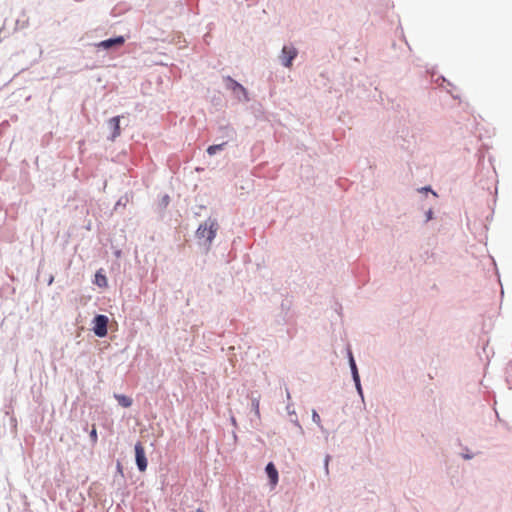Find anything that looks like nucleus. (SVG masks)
Returning <instances> with one entry per match:
<instances>
[{
    "instance_id": "nucleus-1",
    "label": "nucleus",
    "mask_w": 512,
    "mask_h": 512,
    "mask_svg": "<svg viewBox=\"0 0 512 512\" xmlns=\"http://www.w3.org/2000/svg\"><path fill=\"white\" fill-rule=\"evenodd\" d=\"M217 230L218 223L216 220L208 219L199 226L196 234L198 238H205L210 243L215 238Z\"/></svg>"
},
{
    "instance_id": "nucleus-2",
    "label": "nucleus",
    "mask_w": 512,
    "mask_h": 512,
    "mask_svg": "<svg viewBox=\"0 0 512 512\" xmlns=\"http://www.w3.org/2000/svg\"><path fill=\"white\" fill-rule=\"evenodd\" d=\"M108 318L105 315H97L94 318L93 331L98 337H105L107 335Z\"/></svg>"
},
{
    "instance_id": "nucleus-3",
    "label": "nucleus",
    "mask_w": 512,
    "mask_h": 512,
    "mask_svg": "<svg viewBox=\"0 0 512 512\" xmlns=\"http://www.w3.org/2000/svg\"><path fill=\"white\" fill-rule=\"evenodd\" d=\"M135 458L138 469L144 472L147 469V459L145 456V449L141 442L135 444Z\"/></svg>"
},
{
    "instance_id": "nucleus-4",
    "label": "nucleus",
    "mask_w": 512,
    "mask_h": 512,
    "mask_svg": "<svg viewBox=\"0 0 512 512\" xmlns=\"http://www.w3.org/2000/svg\"><path fill=\"white\" fill-rule=\"evenodd\" d=\"M297 56V50L292 46H284L282 49V63L286 67L292 65L293 59Z\"/></svg>"
},
{
    "instance_id": "nucleus-5",
    "label": "nucleus",
    "mask_w": 512,
    "mask_h": 512,
    "mask_svg": "<svg viewBox=\"0 0 512 512\" xmlns=\"http://www.w3.org/2000/svg\"><path fill=\"white\" fill-rule=\"evenodd\" d=\"M124 42L125 38L123 36H118L116 38L101 41L97 46L103 49H110L113 46H121Z\"/></svg>"
},
{
    "instance_id": "nucleus-6",
    "label": "nucleus",
    "mask_w": 512,
    "mask_h": 512,
    "mask_svg": "<svg viewBox=\"0 0 512 512\" xmlns=\"http://www.w3.org/2000/svg\"><path fill=\"white\" fill-rule=\"evenodd\" d=\"M108 124L112 129V135L110 137V140L114 141L121 133V131H120V116L112 117L108 121Z\"/></svg>"
},
{
    "instance_id": "nucleus-7",
    "label": "nucleus",
    "mask_w": 512,
    "mask_h": 512,
    "mask_svg": "<svg viewBox=\"0 0 512 512\" xmlns=\"http://www.w3.org/2000/svg\"><path fill=\"white\" fill-rule=\"evenodd\" d=\"M266 473L270 479L271 484L274 486L278 482V471L273 463H268L266 466Z\"/></svg>"
},
{
    "instance_id": "nucleus-8",
    "label": "nucleus",
    "mask_w": 512,
    "mask_h": 512,
    "mask_svg": "<svg viewBox=\"0 0 512 512\" xmlns=\"http://www.w3.org/2000/svg\"><path fill=\"white\" fill-rule=\"evenodd\" d=\"M115 398L122 407L128 408L132 405V399L126 395L115 394Z\"/></svg>"
},
{
    "instance_id": "nucleus-9",
    "label": "nucleus",
    "mask_w": 512,
    "mask_h": 512,
    "mask_svg": "<svg viewBox=\"0 0 512 512\" xmlns=\"http://www.w3.org/2000/svg\"><path fill=\"white\" fill-rule=\"evenodd\" d=\"M350 367H351L353 378L356 382V385H357L358 389H360V380H359L358 370H357L355 361L353 359V356L351 354H350Z\"/></svg>"
},
{
    "instance_id": "nucleus-10",
    "label": "nucleus",
    "mask_w": 512,
    "mask_h": 512,
    "mask_svg": "<svg viewBox=\"0 0 512 512\" xmlns=\"http://www.w3.org/2000/svg\"><path fill=\"white\" fill-rule=\"evenodd\" d=\"M95 284L99 287H106L108 284L107 278L100 271L95 274Z\"/></svg>"
},
{
    "instance_id": "nucleus-11",
    "label": "nucleus",
    "mask_w": 512,
    "mask_h": 512,
    "mask_svg": "<svg viewBox=\"0 0 512 512\" xmlns=\"http://www.w3.org/2000/svg\"><path fill=\"white\" fill-rule=\"evenodd\" d=\"M226 145V143L218 144V145H211L207 149V153L209 155H214L217 151H220L223 149V147Z\"/></svg>"
},
{
    "instance_id": "nucleus-12",
    "label": "nucleus",
    "mask_w": 512,
    "mask_h": 512,
    "mask_svg": "<svg viewBox=\"0 0 512 512\" xmlns=\"http://www.w3.org/2000/svg\"><path fill=\"white\" fill-rule=\"evenodd\" d=\"M252 407L257 417H260V402L259 399L252 400Z\"/></svg>"
},
{
    "instance_id": "nucleus-13",
    "label": "nucleus",
    "mask_w": 512,
    "mask_h": 512,
    "mask_svg": "<svg viewBox=\"0 0 512 512\" xmlns=\"http://www.w3.org/2000/svg\"><path fill=\"white\" fill-rule=\"evenodd\" d=\"M90 440L93 444H96L98 441V434L95 425L92 426V429L90 431Z\"/></svg>"
},
{
    "instance_id": "nucleus-14",
    "label": "nucleus",
    "mask_w": 512,
    "mask_h": 512,
    "mask_svg": "<svg viewBox=\"0 0 512 512\" xmlns=\"http://www.w3.org/2000/svg\"><path fill=\"white\" fill-rule=\"evenodd\" d=\"M228 80H229V82L231 83V88H232L233 90L239 89V90H241V91L245 92V88H244L241 84L237 83L236 81H234V80H233V79H231V78H228Z\"/></svg>"
},
{
    "instance_id": "nucleus-15",
    "label": "nucleus",
    "mask_w": 512,
    "mask_h": 512,
    "mask_svg": "<svg viewBox=\"0 0 512 512\" xmlns=\"http://www.w3.org/2000/svg\"><path fill=\"white\" fill-rule=\"evenodd\" d=\"M312 419L316 424H320L321 422L320 416L315 410L312 413Z\"/></svg>"
},
{
    "instance_id": "nucleus-16",
    "label": "nucleus",
    "mask_w": 512,
    "mask_h": 512,
    "mask_svg": "<svg viewBox=\"0 0 512 512\" xmlns=\"http://www.w3.org/2000/svg\"><path fill=\"white\" fill-rule=\"evenodd\" d=\"M196 512H203V510L202 509H197Z\"/></svg>"
}]
</instances>
